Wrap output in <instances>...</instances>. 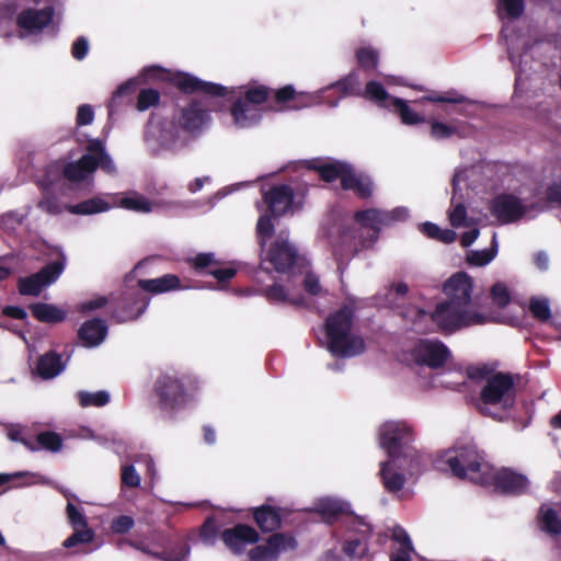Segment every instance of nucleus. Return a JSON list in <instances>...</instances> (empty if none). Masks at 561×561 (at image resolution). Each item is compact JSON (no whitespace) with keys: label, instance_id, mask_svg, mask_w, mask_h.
<instances>
[{"label":"nucleus","instance_id":"nucleus-1","mask_svg":"<svg viewBox=\"0 0 561 561\" xmlns=\"http://www.w3.org/2000/svg\"><path fill=\"white\" fill-rule=\"evenodd\" d=\"M354 309L343 305L325 319V335L329 352L341 358L354 357L366 351V343L360 335L352 334Z\"/></svg>","mask_w":561,"mask_h":561},{"label":"nucleus","instance_id":"nucleus-2","mask_svg":"<svg viewBox=\"0 0 561 561\" xmlns=\"http://www.w3.org/2000/svg\"><path fill=\"white\" fill-rule=\"evenodd\" d=\"M436 463L442 470L449 471L453 477L476 484H480V479L484 478L489 468L482 454L473 445L455 446L444 450Z\"/></svg>","mask_w":561,"mask_h":561},{"label":"nucleus","instance_id":"nucleus-3","mask_svg":"<svg viewBox=\"0 0 561 561\" xmlns=\"http://www.w3.org/2000/svg\"><path fill=\"white\" fill-rule=\"evenodd\" d=\"M100 169L108 175L117 173L116 165L106 150L105 141L92 138L87 141L85 153L79 160L67 162L62 167V175L72 182H80Z\"/></svg>","mask_w":561,"mask_h":561},{"label":"nucleus","instance_id":"nucleus-4","mask_svg":"<svg viewBox=\"0 0 561 561\" xmlns=\"http://www.w3.org/2000/svg\"><path fill=\"white\" fill-rule=\"evenodd\" d=\"M413 440V430L405 422L388 421L379 428V445L392 461L410 458L411 465L419 466L420 455L411 446Z\"/></svg>","mask_w":561,"mask_h":561},{"label":"nucleus","instance_id":"nucleus-5","mask_svg":"<svg viewBox=\"0 0 561 561\" xmlns=\"http://www.w3.org/2000/svg\"><path fill=\"white\" fill-rule=\"evenodd\" d=\"M149 77L158 78L175 87L184 94L202 93L214 98H224L228 90L226 87L204 81L188 72L165 70L158 66H152L146 70Z\"/></svg>","mask_w":561,"mask_h":561},{"label":"nucleus","instance_id":"nucleus-6","mask_svg":"<svg viewBox=\"0 0 561 561\" xmlns=\"http://www.w3.org/2000/svg\"><path fill=\"white\" fill-rule=\"evenodd\" d=\"M480 401L484 405L479 408L483 415H491L489 405H497L504 411L512 409L516 401L513 375L497 371L489 377L480 391Z\"/></svg>","mask_w":561,"mask_h":561},{"label":"nucleus","instance_id":"nucleus-7","mask_svg":"<svg viewBox=\"0 0 561 561\" xmlns=\"http://www.w3.org/2000/svg\"><path fill=\"white\" fill-rule=\"evenodd\" d=\"M430 317L437 325V330L444 334H451L462 328L482 324L485 321L484 316L481 313L471 311L469 308L456 306L446 300L437 304Z\"/></svg>","mask_w":561,"mask_h":561},{"label":"nucleus","instance_id":"nucleus-8","mask_svg":"<svg viewBox=\"0 0 561 561\" xmlns=\"http://www.w3.org/2000/svg\"><path fill=\"white\" fill-rule=\"evenodd\" d=\"M297 259L296 248L289 243L288 236L280 231L276 239L264 249L260 250V265L255 271V277L259 278L260 273L271 274L272 271L285 273L290 270Z\"/></svg>","mask_w":561,"mask_h":561},{"label":"nucleus","instance_id":"nucleus-9","mask_svg":"<svg viewBox=\"0 0 561 561\" xmlns=\"http://www.w3.org/2000/svg\"><path fill=\"white\" fill-rule=\"evenodd\" d=\"M171 123L175 130L197 138L210 126L211 115L203 101L193 99L174 112Z\"/></svg>","mask_w":561,"mask_h":561},{"label":"nucleus","instance_id":"nucleus-10","mask_svg":"<svg viewBox=\"0 0 561 561\" xmlns=\"http://www.w3.org/2000/svg\"><path fill=\"white\" fill-rule=\"evenodd\" d=\"M271 92L272 89L264 84L248 88L244 95L238 98L230 107V114L236 125L247 128L257 124L261 114L254 106L264 104Z\"/></svg>","mask_w":561,"mask_h":561},{"label":"nucleus","instance_id":"nucleus-11","mask_svg":"<svg viewBox=\"0 0 561 561\" xmlns=\"http://www.w3.org/2000/svg\"><path fill=\"white\" fill-rule=\"evenodd\" d=\"M152 393L159 409L167 412L183 408L188 399L184 380L169 373H162L156 378Z\"/></svg>","mask_w":561,"mask_h":561},{"label":"nucleus","instance_id":"nucleus-12","mask_svg":"<svg viewBox=\"0 0 561 561\" xmlns=\"http://www.w3.org/2000/svg\"><path fill=\"white\" fill-rule=\"evenodd\" d=\"M374 242L363 237L360 228L354 225L340 226L336 236L332 240V252L336 261L337 270L343 272L352 257H354L362 248H366Z\"/></svg>","mask_w":561,"mask_h":561},{"label":"nucleus","instance_id":"nucleus-13","mask_svg":"<svg viewBox=\"0 0 561 561\" xmlns=\"http://www.w3.org/2000/svg\"><path fill=\"white\" fill-rule=\"evenodd\" d=\"M150 298L141 290L128 289L110 299V317L117 323L137 320L149 306Z\"/></svg>","mask_w":561,"mask_h":561},{"label":"nucleus","instance_id":"nucleus-14","mask_svg":"<svg viewBox=\"0 0 561 561\" xmlns=\"http://www.w3.org/2000/svg\"><path fill=\"white\" fill-rule=\"evenodd\" d=\"M66 256L60 253L58 259L43 266L38 272L18 279V290L22 296L37 297L42 290L54 284L62 274Z\"/></svg>","mask_w":561,"mask_h":561},{"label":"nucleus","instance_id":"nucleus-15","mask_svg":"<svg viewBox=\"0 0 561 561\" xmlns=\"http://www.w3.org/2000/svg\"><path fill=\"white\" fill-rule=\"evenodd\" d=\"M480 485L493 486L494 491L506 495H520L526 493L529 481L526 476L510 468L492 470L490 467Z\"/></svg>","mask_w":561,"mask_h":561},{"label":"nucleus","instance_id":"nucleus-16","mask_svg":"<svg viewBox=\"0 0 561 561\" xmlns=\"http://www.w3.org/2000/svg\"><path fill=\"white\" fill-rule=\"evenodd\" d=\"M294 188L288 184H274L263 193V201L267 210L274 217H282L288 211H296L302 208L305 194L299 198Z\"/></svg>","mask_w":561,"mask_h":561},{"label":"nucleus","instance_id":"nucleus-17","mask_svg":"<svg viewBox=\"0 0 561 561\" xmlns=\"http://www.w3.org/2000/svg\"><path fill=\"white\" fill-rule=\"evenodd\" d=\"M407 218L408 209L404 207H397L390 211L368 208L357 210L354 214V219L360 228L369 229L371 231L370 242L377 241L382 226H390L396 221H401Z\"/></svg>","mask_w":561,"mask_h":561},{"label":"nucleus","instance_id":"nucleus-18","mask_svg":"<svg viewBox=\"0 0 561 561\" xmlns=\"http://www.w3.org/2000/svg\"><path fill=\"white\" fill-rule=\"evenodd\" d=\"M411 356L420 366L439 369L445 366L451 353L439 340L421 339L412 348Z\"/></svg>","mask_w":561,"mask_h":561},{"label":"nucleus","instance_id":"nucleus-19","mask_svg":"<svg viewBox=\"0 0 561 561\" xmlns=\"http://www.w3.org/2000/svg\"><path fill=\"white\" fill-rule=\"evenodd\" d=\"M297 548L294 536L286 533L271 535L265 545H259L249 551L250 561H277L279 553Z\"/></svg>","mask_w":561,"mask_h":561},{"label":"nucleus","instance_id":"nucleus-20","mask_svg":"<svg viewBox=\"0 0 561 561\" xmlns=\"http://www.w3.org/2000/svg\"><path fill=\"white\" fill-rule=\"evenodd\" d=\"M490 211L501 224H512L523 218L526 207L517 196L502 193L491 201Z\"/></svg>","mask_w":561,"mask_h":561},{"label":"nucleus","instance_id":"nucleus-21","mask_svg":"<svg viewBox=\"0 0 561 561\" xmlns=\"http://www.w3.org/2000/svg\"><path fill=\"white\" fill-rule=\"evenodd\" d=\"M473 289L472 278L465 272L454 274L445 284L447 300L456 306L469 308Z\"/></svg>","mask_w":561,"mask_h":561},{"label":"nucleus","instance_id":"nucleus-22","mask_svg":"<svg viewBox=\"0 0 561 561\" xmlns=\"http://www.w3.org/2000/svg\"><path fill=\"white\" fill-rule=\"evenodd\" d=\"M220 538L225 546L234 554L244 551L247 545L256 543L260 535L255 528L247 524H237L221 531Z\"/></svg>","mask_w":561,"mask_h":561},{"label":"nucleus","instance_id":"nucleus-23","mask_svg":"<svg viewBox=\"0 0 561 561\" xmlns=\"http://www.w3.org/2000/svg\"><path fill=\"white\" fill-rule=\"evenodd\" d=\"M304 167L318 172L320 179L325 183H332L339 179L341 181V187H343V179L347 178L352 164L341 160L325 161L322 158H313L305 160Z\"/></svg>","mask_w":561,"mask_h":561},{"label":"nucleus","instance_id":"nucleus-24","mask_svg":"<svg viewBox=\"0 0 561 561\" xmlns=\"http://www.w3.org/2000/svg\"><path fill=\"white\" fill-rule=\"evenodd\" d=\"M54 13L53 7H45L43 9L27 8L18 14L16 25L26 34H38L51 23Z\"/></svg>","mask_w":561,"mask_h":561},{"label":"nucleus","instance_id":"nucleus-25","mask_svg":"<svg viewBox=\"0 0 561 561\" xmlns=\"http://www.w3.org/2000/svg\"><path fill=\"white\" fill-rule=\"evenodd\" d=\"M190 264L196 273L211 275L220 284L229 282L237 275L234 267L218 266L219 262L216 261L214 253L210 252L196 254V256L190 260Z\"/></svg>","mask_w":561,"mask_h":561},{"label":"nucleus","instance_id":"nucleus-26","mask_svg":"<svg viewBox=\"0 0 561 561\" xmlns=\"http://www.w3.org/2000/svg\"><path fill=\"white\" fill-rule=\"evenodd\" d=\"M130 545L137 548L138 550L163 561H183L190 554L191 551L188 541L184 537L179 536L170 537L165 546L159 551H153L149 549L147 545L141 542H131Z\"/></svg>","mask_w":561,"mask_h":561},{"label":"nucleus","instance_id":"nucleus-27","mask_svg":"<svg viewBox=\"0 0 561 561\" xmlns=\"http://www.w3.org/2000/svg\"><path fill=\"white\" fill-rule=\"evenodd\" d=\"M284 510L270 504L252 508V516L262 533H273L282 527Z\"/></svg>","mask_w":561,"mask_h":561},{"label":"nucleus","instance_id":"nucleus-28","mask_svg":"<svg viewBox=\"0 0 561 561\" xmlns=\"http://www.w3.org/2000/svg\"><path fill=\"white\" fill-rule=\"evenodd\" d=\"M314 512L321 516L328 525H333L341 518H346L351 513V505L336 499H321L314 507Z\"/></svg>","mask_w":561,"mask_h":561},{"label":"nucleus","instance_id":"nucleus-29","mask_svg":"<svg viewBox=\"0 0 561 561\" xmlns=\"http://www.w3.org/2000/svg\"><path fill=\"white\" fill-rule=\"evenodd\" d=\"M107 334V325L104 320L95 318L84 321L78 330V337L85 347L100 345Z\"/></svg>","mask_w":561,"mask_h":561},{"label":"nucleus","instance_id":"nucleus-30","mask_svg":"<svg viewBox=\"0 0 561 561\" xmlns=\"http://www.w3.org/2000/svg\"><path fill=\"white\" fill-rule=\"evenodd\" d=\"M344 191H353L362 199H368L374 193V182L371 178L364 173H357L352 165L347 178L343 179Z\"/></svg>","mask_w":561,"mask_h":561},{"label":"nucleus","instance_id":"nucleus-31","mask_svg":"<svg viewBox=\"0 0 561 561\" xmlns=\"http://www.w3.org/2000/svg\"><path fill=\"white\" fill-rule=\"evenodd\" d=\"M137 285L141 291L157 295L180 289L181 279L174 274H165L157 278L138 279Z\"/></svg>","mask_w":561,"mask_h":561},{"label":"nucleus","instance_id":"nucleus-32","mask_svg":"<svg viewBox=\"0 0 561 561\" xmlns=\"http://www.w3.org/2000/svg\"><path fill=\"white\" fill-rule=\"evenodd\" d=\"M28 308L32 316L43 323L57 324L64 322L67 318V311L53 304L34 302Z\"/></svg>","mask_w":561,"mask_h":561},{"label":"nucleus","instance_id":"nucleus-33","mask_svg":"<svg viewBox=\"0 0 561 561\" xmlns=\"http://www.w3.org/2000/svg\"><path fill=\"white\" fill-rule=\"evenodd\" d=\"M64 368L61 355L54 351L39 356L36 363V373L42 379H51L59 375Z\"/></svg>","mask_w":561,"mask_h":561},{"label":"nucleus","instance_id":"nucleus-34","mask_svg":"<svg viewBox=\"0 0 561 561\" xmlns=\"http://www.w3.org/2000/svg\"><path fill=\"white\" fill-rule=\"evenodd\" d=\"M538 520L540 529L546 534L550 536L561 535V518L553 507L542 504L539 508Z\"/></svg>","mask_w":561,"mask_h":561},{"label":"nucleus","instance_id":"nucleus-35","mask_svg":"<svg viewBox=\"0 0 561 561\" xmlns=\"http://www.w3.org/2000/svg\"><path fill=\"white\" fill-rule=\"evenodd\" d=\"M262 295L270 302L277 304H289L296 307H301L306 305L305 298L302 296H298L295 298H290L288 291L280 284H273L262 289Z\"/></svg>","mask_w":561,"mask_h":561},{"label":"nucleus","instance_id":"nucleus-36","mask_svg":"<svg viewBox=\"0 0 561 561\" xmlns=\"http://www.w3.org/2000/svg\"><path fill=\"white\" fill-rule=\"evenodd\" d=\"M397 461H392L389 459L381 463L380 476L383 482V485L389 492H399L403 489L405 483V477L401 472L393 471V465Z\"/></svg>","mask_w":561,"mask_h":561},{"label":"nucleus","instance_id":"nucleus-37","mask_svg":"<svg viewBox=\"0 0 561 561\" xmlns=\"http://www.w3.org/2000/svg\"><path fill=\"white\" fill-rule=\"evenodd\" d=\"M111 205L101 197H92L75 205H66L65 209L73 215H93L106 211Z\"/></svg>","mask_w":561,"mask_h":561},{"label":"nucleus","instance_id":"nucleus-38","mask_svg":"<svg viewBox=\"0 0 561 561\" xmlns=\"http://www.w3.org/2000/svg\"><path fill=\"white\" fill-rule=\"evenodd\" d=\"M342 525L346 533L365 539L373 536V526L364 517L354 514L352 511L346 518L342 519Z\"/></svg>","mask_w":561,"mask_h":561},{"label":"nucleus","instance_id":"nucleus-39","mask_svg":"<svg viewBox=\"0 0 561 561\" xmlns=\"http://www.w3.org/2000/svg\"><path fill=\"white\" fill-rule=\"evenodd\" d=\"M360 95L385 108L391 107V100L393 99L380 82L374 80L366 83L365 90Z\"/></svg>","mask_w":561,"mask_h":561},{"label":"nucleus","instance_id":"nucleus-40","mask_svg":"<svg viewBox=\"0 0 561 561\" xmlns=\"http://www.w3.org/2000/svg\"><path fill=\"white\" fill-rule=\"evenodd\" d=\"M328 91L330 90H336L341 94L339 99L345 96V95H360V82L358 79V75L355 71H352L344 78L340 79L335 83L329 85L327 88Z\"/></svg>","mask_w":561,"mask_h":561},{"label":"nucleus","instance_id":"nucleus-41","mask_svg":"<svg viewBox=\"0 0 561 561\" xmlns=\"http://www.w3.org/2000/svg\"><path fill=\"white\" fill-rule=\"evenodd\" d=\"M358 66L368 73L374 72L379 64V51L371 46L359 47L356 53Z\"/></svg>","mask_w":561,"mask_h":561},{"label":"nucleus","instance_id":"nucleus-42","mask_svg":"<svg viewBox=\"0 0 561 561\" xmlns=\"http://www.w3.org/2000/svg\"><path fill=\"white\" fill-rule=\"evenodd\" d=\"M273 218H275L270 211L259 217L256 222V239L260 250L264 252L267 245V240L273 236L275 231Z\"/></svg>","mask_w":561,"mask_h":561},{"label":"nucleus","instance_id":"nucleus-43","mask_svg":"<svg viewBox=\"0 0 561 561\" xmlns=\"http://www.w3.org/2000/svg\"><path fill=\"white\" fill-rule=\"evenodd\" d=\"M369 540L360 537H351L344 541L342 551L351 559H363L368 554Z\"/></svg>","mask_w":561,"mask_h":561},{"label":"nucleus","instance_id":"nucleus-44","mask_svg":"<svg viewBox=\"0 0 561 561\" xmlns=\"http://www.w3.org/2000/svg\"><path fill=\"white\" fill-rule=\"evenodd\" d=\"M390 108L399 114L401 122L405 125H414L423 122V118L420 117V115L413 111L402 99L393 98L391 100Z\"/></svg>","mask_w":561,"mask_h":561},{"label":"nucleus","instance_id":"nucleus-45","mask_svg":"<svg viewBox=\"0 0 561 561\" xmlns=\"http://www.w3.org/2000/svg\"><path fill=\"white\" fill-rule=\"evenodd\" d=\"M33 440L38 446V450L45 449L50 453H57L62 447L61 436L53 431L42 432Z\"/></svg>","mask_w":561,"mask_h":561},{"label":"nucleus","instance_id":"nucleus-46","mask_svg":"<svg viewBox=\"0 0 561 561\" xmlns=\"http://www.w3.org/2000/svg\"><path fill=\"white\" fill-rule=\"evenodd\" d=\"M496 253L497 244L494 234L491 248L480 251H470L467 254V263L472 266H484L495 257Z\"/></svg>","mask_w":561,"mask_h":561},{"label":"nucleus","instance_id":"nucleus-47","mask_svg":"<svg viewBox=\"0 0 561 561\" xmlns=\"http://www.w3.org/2000/svg\"><path fill=\"white\" fill-rule=\"evenodd\" d=\"M73 533L62 542V547L67 549L75 548L80 545H88L94 540L95 533L90 527L72 528Z\"/></svg>","mask_w":561,"mask_h":561},{"label":"nucleus","instance_id":"nucleus-48","mask_svg":"<svg viewBox=\"0 0 561 561\" xmlns=\"http://www.w3.org/2000/svg\"><path fill=\"white\" fill-rule=\"evenodd\" d=\"M77 396L82 408L104 407L110 402V394L104 390L96 392L79 391Z\"/></svg>","mask_w":561,"mask_h":561},{"label":"nucleus","instance_id":"nucleus-49","mask_svg":"<svg viewBox=\"0 0 561 561\" xmlns=\"http://www.w3.org/2000/svg\"><path fill=\"white\" fill-rule=\"evenodd\" d=\"M528 310L531 316L540 322H546L551 318V309L546 298L531 297L529 299Z\"/></svg>","mask_w":561,"mask_h":561},{"label":"nucleus","instance_id":"nucleus-50","mask_svg":"<svg viewBox=\"0 0 561 561\" xmlns=\"http://www.w3.org/2000/svg\"><path fill=\"white\" fill-rule=\"evenodd\" d=\"M121 207L137 213L151 211V203L145 196L135 194L134 196L123 197L119 202Z\"/></svg>","mask_w":561,"mask_h":561},{"label":"nucleus","instance_id":"nucleus-51","mask_svg":"<svg viewBox=\"0 0 561 561\" xmlns=\"http://www.w3.org/2000/svg\"><path fill=\"white\" fill-rule=\"evenodd\" d=\"M160 102V93L156 89H142L140 90L136 107L138 111L144 112L151 106H157Z\"/></svg>","mask_w":561,"mask_h":561},{"label":"nucleus","instance_id":"nucleus-52","mask_svg":"<svg viewBox=\"0 0 561 561\" xmlns=\"http://www.w3.org/2000/svg\"><path fill=\"white\" fill-rule=\"evenodd\" d=\"M219 534L217 520L213 516H208L201 526L199 536L205 543L214 545Z\"/></svg>","mask_w":561,"mask_h":561},{"label":"nucleus","instance_id":"nucleus-53","mask_svg":"<svg viewBox=\"0 0 561 561\" xmlns=\"http://www.w3.org/2000/svg\"><path fill=\"white\" fill-rule=\"evenodd\" d=\"M66 514L72 528L89 527L87 516L71 502L67 503Z\"/></svg>","mask_w":561,"mask_h":561},{"label":"nucleus","instance_id":"nucleus-54","mask_svg":"<svg viewBox=\"0 0 561 561\" xmlns=\"http://www.w3.org/2000/svg\"><path fill=\"white\" fill-rule=\"evenodd\" d=\"M490 294L494 304L500 308L506 307L511 301L508 289L503 283H495L491 287Z\"/></svg>","mask_w":561,"mask_h":561},{"label":"nucleus","instance_id":"nucleus-55","mask_svg":"<svg viewBox=\"0 0 561 561\" xmlns=\"http://www.w3.org/2000/svg\"><path fill=\"white\" fill-rule=\"evenodd\" d=\"M425 100L433 102V103H451V104H462L468 101L466 96L460 95L455 91H449L444 94H438L436 92H433L432 94L425 96Z\"/></svg>","mask_w":561,"mask_h":561},{"label":"nucleus","instance_id":"nucleus-56","mask_svg":"<svg viewBox=\"0 0 561 561\" xmlns=\"http://www.w3.org/2000/svg\"><path fill=\"white\" fill-rule=\"evenodd\" d=\"M499 2L505 14L512 20L520 18L525 11L524 0H499Z\"/></svg>","mask_w":561,"mask_h":561},{"label":"nucleus","instance_id":"nucleus-57","mask_svg":"<svg viewBox=\"0 0 561 561\" xmlns=\"http://www.w3.org/2000/svg\"><path fill=\"white\" fill-rule=\"evenodd\" d=\"M467 376L469 379L479 381L483 379H488L492 375H494V367L488 365V364H478V365H471L467 367Z\"/></svg>","mask_w":561,"mask_h":561},{"label":"nucleus","instance_id":"nucleus-58","mask_svg":"<svg viewBox=\"0 0 561 561\" xmlns=\"http://www.w3.org/2000/svg\"><path fill=\"white\" fill-rule=\"evenodd\" d=\"M121 481L122 486L138 488L140 485L141 479L134 465L122 467Z\"/></svg>","mask_w":561,"mask_h":561},{"label":"nucleus","instance_id":"nucleus-59","mask_svg":"<svg viewBox=\"0 0 561 561\" xmlns=\"http://www.w3.org/2000/svg\"><path fill=\"white\" fill-rule=\"evenodd\" d=\"M457 133V127L438 121L431 123V136L435 139H447Z\"/></svg>","mask_w":561,"mask_h":561},{"label":"nucleus","instance_id":"nucleus-60","mask_svg":"<svg viewBox=\"0 0 561 561\" xmlns=\"http://www.w3.org/2000/svg\"><path fill=\"white\" fill-rule=\"evenodd\" d=\"M135 526V520L131 516L119 515L113 518L111 523V530L114 534L124 535L129 533Z\"/></svg>","mask_w":561,"mask_h":561},{"label":"nucleus","instance_id":"nucleus-61","mask_svg":"<svg viewBox=\"0 0 561 561\" xmlns=\"http://www.w3.org/2000/svg\"><path fill=\"white\" fill-rule=\"evenodd\" d=\"M7 435L10 440L23 444L30 451L38 450V446L34 443L33 438L23 436L19 427L9 428Z\"/></svg>","mask_w":561,"mask_h":561},{"label":"nucleus","instance_id":"nucleus-62","mask_svg":"<svg viewBox=\"0 0 561 561\" xmlns=\"http://www.w3.org/2000/svg\"><path fill=\"white\" fill-rule=\"evenodd\" d=\"M467 208L463 204H457L449 213V222L453 227L459 228L466 225Z\"/></svg>","mask_w":561,"mask_h":561},{"label":"nucleus","instance_id":"nucleus-63","mask_svg":"<svg viewBox=\"0 0 561 561\" xmlns=\"http://www.w3.org/2000/svg\"><path fill=\"white\" fill-rule=\"evenodd\" d=\"M298 93L291 84H287L274 92V99L277 104H285L296 100Z\"/></svg>","mask_w":561,"mask_h":561},{"label":"nucleus","instance_id":"nucleus-64","mask_svg":"<svg viewBox=\"0 0 561 561\" xmlns=\"http://www.w3.org/2000/svg\"><path fill=\"white\" fill-rule=\"evenodd\" d=\"M302 286L304 289L311 296H317L321 291L319 277L312 272L306 274Z\"/></svg>","mask_w":561,"mask_h":561}]
</instances>
